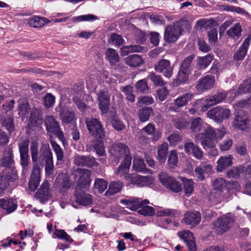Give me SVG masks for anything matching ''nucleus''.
<instances>
[{"label": "nucleus", "instance_id": "nucleus-1", "mask_svg": "<svg viewBox=\"0 0 251 251\" xmlns=\"http://www.w3.org/2000/svg\"><path fill=\"white\" fill-rule=\"evenodd\" d=\"M30 152L32 161L35 164L38 160L42 165L45 162V170L48 175H50L53 170L52 154L49 144H42L40 149V155L38 156V145L36 142H32L30 145Z\"/></svg>", "mask_w": 251, "mask_h": 251}, {"label": "nucleus", "instance_id": "nucleus-2", "mask_svg": "<svg viewBox=\"0 0 251 251\" xmlns=\"http://www.w3.org/2000/svg\"><path fill=\"white\" fill-rule=\"evenodd\" d=\"M121 203L127 205L131 210L136 211L138 209V213L145 216H152L155 213L154 209L150 206L147 205L150 203L147 199L141 200V199L131 197L120 201Z\"/></svg>", "mask_w": 251, "mask_h": 251}, {"label": "nucleus", "instance_id": "nucleus-3", "mask_svg": "<svg viewBox=\"0 0 251 251\" xmlns=\"http://www.w3.org/2000/svg\"><path fill=\"white\" fill-rule=\"evenodd\" d=\"M235 220V216L228 213L213 223L212 229L217 234L221 235L228 230Z\"/></svg>", "mask_w": 251, "mask_h": 251}, {"label": "nucleus", "instance_id": "nucleus-4", "mask_svg": "<svg viewBox=\"0 0 251 251\" xmlns=\"http://www.w3.org/2000/svg\"><path fill=\"white\" fill-rule=\"evenodd\" d=\"M86 124L89 133L97 140H102L105 136L104 130L100 122L96 118L87 119Z\"/></svg>", "mask_w": 251, "mask_h": 251}, {"label": "nucleus", "instance_id": "nucleus-5", "mask_svg": "<svg viewBox=\"0 0 251 251\" xmlns=\"http://www.w3.org/2000/svg\"><path fill=\"white\" fill-rule=\"evenodd\" d=\"M109 151L112 156L116 158L118 161L122 157L129 158L130 159H132L129 148L121 143L112 144L110 147Z\"/></svg>", "mask_w": 251, "mask_h": 251}, {"label": "nucleus", "instance_id": "nucleus-6", "mask_svg": "<svg viewBox=\"0 0 251 251\" xmlns=\"http://www.w3.org/2000/svg\"><path fill=\"white\" fill-rule=\"evenodd\" d=\"M159 178L161 183L168 189L175 193H178L181 191L182 186L179 182L167 173L161 172L159 175Z\"/></svg>", "mask_w": 251, "mask_h": 251}, {"label": "nucleus", "instance_id": "nucleus-7", "mask_svg": "<svg viewBox=\"0 0 251 251\" xmlns=\"http://www.w3.org/2000/svg\"><path fill=\"white\" fill-rule=\"evenodd\" d=\"M181 31L180 23H176L174 25H168L164 32L165 41L170 43L175 42L180 36Z\"/></svg>", "mask_w": 251, "mask_h": 251}, {"label": "nucleus", "instance_id": "nucleus-8", "mask_svg": "<svg viewBox=\"0 0 251 251\" xmlns=\"http://www.w3.org/2000/svg\"><path fill=\"white\" fill-rule=\"evenodd\" d=\"M230 115L229 109L222 106L214 107L207 113V117L217 123L222 122L224 119L229 118Z\"/></svg>", "mask_w": 251, "mask_h": 251}, {"label": "nucleus", "instance_id": "nucleus-9", "mask_svg": "<svg viewBox=\"0 0 251 251\" xmlns=\"http://www.w3.org/2000/svg\"><path fill=\"white\" fill-rule=\"evenodd\" d=\"M45 124L48 132L58 137L60 140L64 138L63 133L60 130L58 122L52 116H47L45 119Z\"/></svg>", "mask_w": 251, "mask_h": 251}, {"label": "nucleus", "instance_id": "nucleus-10", "mask_svg": "<svg viewBox=\"0 0 251 251\" xmlns=\"http://www.w3.org/2000/svg\"><path fill=\"white\" fill-rule=\"evenodd\" d=\"M227 93L225 91L218 92L212 96L204 100L201 107L202 112L206 111L210 107L222 102L226 98Z\"/></svg>", "mask_w": 251, "mask_h": 251}, {"label": "nucleus", "instance_id": "nucleus-11", "mask_svg": "<svg viewBox=\"0 0 251 251\" xmlns=\"http://www.w3.org/2000/svg\"><path fill=\"white\" fill-rule=\"evenodd\" d=\"M29 140L27 138H21L18 143V147L20 154L21 165L26 167L28 164L29 154L28 146Z\"/></svg>", "mask_w": 251, "mask_h": 251}, {"label": "nucleus", "instance_id": "nucleus-12", "mask_svg": "<svg viewBox=\"0 0 251 251\" xmlns=\"http://www.w3.org/2000/svg\"><path fill=\"white\" fill-rule=\"evenodd\" d=\"M154 69L156 72L162 73L166 78H170L173 75L174 68L168 60L161 59L157 62Z\"/></svg>", "mask_w": 251, "mask_h": 251}, {"label": "nucleus", "instance_id": "nucleus-13", "mask_svg": "<svg viewBox=\"0 0 251 251\" xmlns=\"http://www.w3.org/2000/svg\"><path fill=\"white\" fill-rule=\"evenodd\" d=\"M97 99L99 106L102 113H107L110 105V98L108 92L106 91L100 90L97 93Z\"/></svg>", "mask_w": 251, "mask_h": 251}, {"label": "nucleus", "instance_id": "nucleus-14", "mask_svg": "<svg viewBox=\"0 0 251 251\" xmlns=\"http://www.w3.org/2000/svg\"><path fill=\"white\" fill-rule=\"evenodd\" d=\"M77 173L79 176L77 181V187L80 189L87 188L90 184L91 171L85 169H79L77 170Z\"/></svg>", "mask_w": 251, "mask_h": 251}, {"label": "nucleus", "instance_id": "nucleus-15", "mask_svg": "<svg viewBox=\"0 0 251 251\" xmlns=\"http://www.w3.org/2000/svg\"><path fill=\"white\" fill-rule=\"evenodd\" d=\"M75 201L79 205L87 206L92 203V196L76 187L75 191Z\"/></svg>", "mask_w": 251, "mask_h": 251}, {"label": "nucleus", "instance_id": "nucleus-16", "mask_svg": "<svg viewBox=\"0 0 251 251\" xmlns=\"http://www.w3.org/2000/svg\"><path fill=\"white\" fill-rule=\"evenodd\" d=\"M193 95L189 93H185L178 97L174 101V105L169 107V110L174 112H179V109L186 105L192 99Z\"/></svg>", "mask_w": 251, "mask_h": 251}, {"label": "nucleus", "instance_id": "nucleus-17", "mask_svg": "<svg viewBox=\"0 0 251 251\" xmlns=\"http://www.w3.org/2000/svg\"><path fill=\"white\" fill-rule=\"evenodd\" d=\"M201 221V215L198 211L187 212L184 214L182 222L191 227H195Z\"/></svg>", "mask_w": 251, "mask_h": 251}, {"label": "nucleus", "instance_id": "nucleus-18", "mask_svg": "<svg viewBox=\"0 0 251 251\" xmlns=\"http://www.w3.org/2000/svg\"><path fill=\"white\" fill-rule=\"evenodd\" d=\"M40 166L38 163L33 166L32 172L28 183L29 188L31 191H34L38 187L40 180Z\"/></svg>", "mask_w": 251, "mask_h": 251}, {"label": "nucleus", "instance_id": "nucleus-19", "mask_svg": "<svg viewBox=\"0 0 251 251\" xmlns=\"http://www.w3.org/2000/svg\"><path fill=\"white\" fill-rule=\"evenodd\" d=\"M131 164V160L129 158H124L121 165L117 169L116 174L121 178L129 180L131 176H130L129 172Z\"/></svg>", "mask_w": 251, "mask_h": 251}, {"label": "nucleus", "instance_id": "nucleus-20", "mask_svg": "<svg viewBox=\"0 0 251 251\" xmlns=\"http://www.w3.org/2000/svg\"><path fill=\"white\" fill-rule=\"evenodd\" d=\"M248 122L247 116L240 112L236 114L232 122V125L234 127L243 130L247 128Z\"/></svg>", "mask_w": 251, "mask_h": 251}, {"label": "nucleus", "instance_id": "nucleus-21", "mask_svg": "<svg viewBox=\"0 0 251 251\" xmlns=\"http://www.w3.org/2000/svg\"><path fill=\"white\" fill-rule=\"evenodd\" d=\"M74 163L79 166L92 167L97 165L95 158L92 156L76 155L74 157Z\"/></svg>", "mask_w": 251, "mask_h": 251}, {"label": "nucleus", "instance_id": "nucleus-22", "mask_svg": "<svg viewBox=\"0 0 251 251\" xmlns=\"http://www.w3.org/2000/svg\"><path fill=\"white\" fill-rule=\"evenodd\" d=\"M50 196L49 183L44 181L40 186L35 194V197L39 200L41 203H44L48 200Z\"/></svg>", "mask_w": 251, "mask_h": 251}, {"label": "nucleus", "instance_id": "nucleus-23", "mask_svg": "<svg viewBox=\"0 0 251 251\" xmlns=\"http://www.w3.org/2000/svg\"><path fill=\"white\" fill-rule=\"evenodd\" d=\"M131 182L138 187H143L151 184L153 178L148 176H142L136 174H132L129 178Z\"/></svg>", "mask_w": 251, "mask_h": 251}, {"label": "nucleus", "instance_id": "nucleus-24", "mask_svg": "<svg viewBox=\"0 0 251 251\" xmlns=\"http://www.w3.org/2000/svg\"><path fill=\"white\" fill-rule=\"evenodd\" d=\"M55 187L61 190L62 189H69L72 186L69 176L64 173L60 174L56 177L55 181Z\"/></svg>", "mask_w": 251, "mask_h": 251}, {"label": "nucleus", "instance_id": "nucleus-25", "mask_svg": "<svg viewBox=\"0 0 251 251\" xmlns=\"http://www.w3.org/2000/svg\"><path fill=\"white\" fill-rule=\"evenodd\" d=\"M43 112L41 108L34 107L29 119V122L32 126L39 127L43 124Z\"/></svg>", "mask_w": 251, "mask_h": 251}, {"label": "nucleus", "instance_id": "nucleus-26", "mask_svg": "<svg viewBox=\"0 0 251 251\" xmlns=\"http://www.w3.org/2000/svg\"><path fill=\"white\" fill-rule=\"evenodd\" d=\"M13 158L12 148L10 147H7L4 149L0 159V165L4 167H10L14 162Z\"/></svg>", "mask_w": 251, "mask_h": 251}, {"label": "nucleus", "instance_id": "nucleus-27", "mask_svg": "<svg viewBox=\"0 0 251 251\" xmlns=\"http://www.w3.org/2000/svg\"><path fill=\"white\" fill-rule=\"evenodd\" d=\"M214 79L209 75H206L199 80L196 85V88L199 92H202L213 87Z\"/></svg>", "mask_w": 251, "mask_h": 251}, {"label": "nucleus", "instance_id": "nucleus-28", "mask_svg": "<svg viewBox=\"0 0 251 251\" xmlns=\"http://www.w3.org/2000/svg\"><path fill=\"white\" fill-rule=\"evenodd\" d=\"M197 143H201L204 150L213 148L218 141V137H202L201 139L195 137Z\"/></svg>", "mask_w": 251, "mask_h": 251}, {"label": "nucleus", "instance_id": "nucleus-29", "mask_svg": "<svg viewBox=\"0 0 251 251\" xmlns=\"http://www.w3.org/2000/svg\"><path fill=\"white\" fill-rule=\"evenodd\" d=\"M251 40V38L250 37L246 38L242 46L237 50L234 55V58L235 60H241L244 58L250 45Z\"/></svg>", "mask_w": 251, "mask_h": 251}, {"label": "nucleus", "instance_id": "nucleus-30", "mask_svg": "<svg viewBox=\"0 0 251 251\" xmlns=\"http://www.w3.org/2000/svg\"><path fill=\"white\" fill-rule=\"evenodd\" d=\"M217 163L216 170L218 172H221L232 165V157L231 155L221 156Z\"/></svg>", "mask_w": 251, "mask_h": 251}, {"label": "nucleus", "instance_id": "nucleus-31", "mask_svg": "<svg viewBox=\"0 0 251 251\" xmlns=\"http://www.w3.org/2000/svg\"><path fill=\"white\" fill-rule=\"evenodd\" d=\"M132 168L137 172L150 174L151 171L146 168V164L143 159L139 157H135L133 161Z\"/></svg>", "mask_w": 251, "mask_h": 251}, {"label": "nucleus", "instance_id": "nucleus-32", "mask_svg": "<svg viewBox=\"0 0 251 251\" xmlns=\"http://www.w3.org/2000/svg\"><path fill=\"white\" fill-rule=\"evenodd\" d=\"M158 154L157 159L160 164H164L166 160L168 153V145L166 143H164L158 146Z\"/></svg>", "mask_w": 251, "mask_h": 251}, {"label": "nucleus", "instance_id": "nucleus-33", "mask_svg": "<svg viewBox=\"0 0 251 251\" xmlns=\"http://www.w3.org/2000/svg\"><path fill=\"white\" fill-rule=\"evenodd\" d=\"M0 207L6 210V212L10 213L13 212L17 208V204L12 199L4 200L0 199Z\"/></svg>", "mask_w": 251, "mask_h": 251}, {"label": "nucleus", "instance_id": "nucleus-34", "mask_svg": "<svg viewBox=\"0 0 251 251\" xmlns=\"http://www.w3.org/2000/svg\"><path fill=\"white\" fill-rule=\"evenodd\" d=\"M247 93H251V78L246 81H244L239 86L238 90L234 92V96L232 97V98H234L240 94H245Z\"/></svg>", "mask_w": 251, "mask_h": 251}, {"label": "nucleus", "instance_id": "nucleus-35", "mask_svg": "<svg viewBox=\"0 0 251 251\" xmlns=\"http://www.w3.org/2000/svg\"><path fill=\"white\" fill-rule=\"evenodd\" d=\"M156 216L158 217L170 216L171 217H178L181 213L177 210L170 208H165L163 209L157 210Z\"/></svg>", "mask_w": 251, "mask_h": 251}, {"label": "nucleus", "instance_id": "nucleus-36", "mask_svg": "<svg viewBox=\"0 0 251 251\" xmlns=\"http://www.w3.org/2000/svg\"><path fill=\"white\" fill-rule=\"evenodd\" d=\"M123 184L121 182L113 181L110 183L108 190L105 192V195L110 196L119 192L123 187Z\"/></svg>", "mask_w": 251, "mask_h": 251}, {"label": "nucleus", "instance_id": "nucleus-37", "mask_svg": "<svg viewBox=\"0 0 251 251\" xmlns=\"http://www.w3.org/2000/svg\"><path fill=\"white\" fill-rule=\"evenodd\" d=\"M49 22L50 21L45 18L34 17L29 19L28 24L34 27L39 28L49 23Z\"/></svg>", "mask_w": 251, "mask_h": 251}, {"label": "nucleus", "instance_id": "nucleus-38", "mask_svg": "<svg viewBox=\"0 0 251 251\" xmlns=\"http://www.w3.org/2000/svg\"><path fill=\"white\" fill-rule=\"evenodd\" d=\"M126 63L131 67H137L140 66L143 63L141 57L137 54H132L126 58Z\"/></svg>", "mask_w": 251, "mask_h": 251}, {"label": "nucleus", "instance_id": "nucleus-39", "mask_svg": "<svg viewBox=\"0 0 251 251\" xmlns=\"http://www.w3.org/2000/svg\"><path fill=\"white\" fill-rule=\"evenodd\" d=\"M142 131L149 135H153L152 140L157 141L160 137L161 133L155 131L154 125L150 123L142 129Z\"/></svg>", "mask_w": 251, "mask_h": 251}, {"label": "nucleus", "instance_id": "nucleus-40", "mask_svg": "<svg viewBox=\"0 0 251 251\" xmlns=\"http://www.w3.org/2000/svg\"><path fill=\"white\" fill-rule=\"evenodd\" d=\"M213 60V56L210 54L202 57H200L198 59L197 66L201 69L206 68Z\"/></svg>", "mask_w": 251, "mask_h": 251}, {"label": "nucleus", "instance_id": "nucleus-41", "mask_svg": "<svg viewBox=\"0 0 251 251\" xmlns=\"http://www.w3.org/2000/svg\"><path fill=\"white\" fill-rule=\"evenodd\" d=\"M153 109L151 107H148L140 109L138 112V117L142 122L148 121L151 115H153Z\"/></svg>", "mask_w": 251, "mask_h": 251}, {"label": "nucleus", "instance_id": "nucleus-42", "mask_svg": "<svg viewBox=\"0 0 251 251\" xmlns=\"http://www.w3.org/2000/svg\"><path fill=\"white\" fill-rule=\"evenodd\" d=\"M106 58L111 65H115L119 60V56L115 50L109 48L105 52Z\"/></svg>", "mask_w": 251, "mask_h": 251}, {"label": "nucleus", "instance_id": "nucleus-43", "mask_svg": "<svg viewBox=\"0 0 251 251\" xmlns=\"http://www.w3.org/2000/svg\"><path fill=\"white\" fill-rule=\"evenodd\" d=\"M195 137L201 139L202 137H218L216 131L210 126L204 128L201 133L196 134Z\"/></svg>", "mask_w": 251, "mask_h": 251}, {"label": "nucleus", "instance_id": "nucleus-44", "mask_svg": "<svg viewBox=\"0 0 251 251\" xmlns=\"http://www.w3.org/2000/svg\"><path fill=\"white\" fill-rule=\"evenodd\" d=\"M148 77L155 86L163 87L166 84V82L163 80L160 75H156L153 72L150 73Z\"/></svg>", "mask_w": 251, "mask_h": 251}, {"label": "nucleus", "instance_id": "nucleus-45", "mask_svg": "<svg viewBox=\"0 0 251 251\" xmlns=\"http://www.w3.org/2000/svg\"><path fill=\"white\" fill-rule=\"evenodd\" d=\"M183 189L186 196H189L193 192L194 183L191 179H188L183 177Z\"/></svg>", "mask_w": 251, "mask_h": 251}, {"label": "nucleus", "instance_id": "nucleus-46", "mask_svg": "<svg viewBox=\"0 0 251 251\" xmlns=\"http://www.w3.org/2000/svg\"><path fill=\"white\" fill-rule=\"evenodd\" d=\"M53 238H57L69 243L73 242V239L68 235L64 230L56 228L53 234Z\"/></svg>", "mask_w": 251, "mask_h": 251}, {"label": "nucleus", "instance_id": "nucleus-47", "mask_svg": "<svg viewBox=\"0 0 251 251\" xmlns=\"http://www.w3.org/2000/svg\"><path fill=\"white\" fill-rule=\"evenodd\" d=\"M241 31L242 28L240 25L236 23L227 31L226 33L230 37L238 38L241 35Z\"/></svg>", "mask_w": 251, "mask_h": 251}, {"label": "nucleus", "instance_id": "nucleus-48", "mask_svg": "<svg viewBox=\"0 0 251 251\" xmlns=\"http://www.w3.org/2000/svg\"><path fill=\"white\" fill-rule=\"evenodd\" d=\"M60 115L62 121L65 123L68 124L75 119L74 113L67 109L62 110Z\"/></svg>", "mask_w": 251, "mask_h": 251}, {"label": "nucleus", "instance_id": "nucleus-49", "mask_svg": "<svg viewBox=\"0 0 251 251\" xmlns=\"http://www.w3.org/2000/svg\"><path fill=\"white\" fill-rule=\"evenodd\" d=\"M135 88L137 93H147L149 90L147 81L145 79L138 81L135 84Z\"/></svg>", "mask_w": 251, "mask_h": 251}, {"label": "nucleus", "instance_id": "nucleus-50", "mask_svg": "<svg viewBox=\"0 0 251 251\" xmlns=\"http://www.w3.org/2000/svg\"><path fill=\"white\" fill-rule=\"evenodd\" d=\"M195 55L194 54H191L185 58L182 62L179 69L186 72L190 73L191 63Z\"/></svg>", "mask_w": 251, "mask_h": 251}, {"label": "nucleus", "instance_id": "nucleus-51", "mask_svg": "<svg viewBox=\"0 0 251 251\" xmlns=\"http://www.w3.org/2000/svg\"><path fill=\"white\" fill-rule=\"evenodd\" d=\"M73 101L80 111L84 112L87 109V104L82 96H75L73 98Z\"/></svg>", "mask_w": 251, "mask_h": 251}, {"label": "nucleus", "instance_id": "nucleus-52", "mask_svg": "<svg viewBox=\"0 0 251 251\" xmlns=\"http://www.w3.org/2000/svg\"><path fill=\"white\" fill-rule=\"evenodd\" d=\"M108 182L102 178L96 179L94 185V189L97 190L100 193H103L107 187Z\"/></svg>", "mask_w": 251, "mask_h": 251}, {"label": "nucleus", "instance_id": "nucleus-53", "mask_svg": "<svg viewBox=\"0 0 251 251\" xmlns=\"http://www.w3.org/2000/svg\"><path fill=\"white\" fill-rule=\"evenodd\" d=\"M190 73L179 69L175 82L177 85L185 83L188 80Z\"/></svg>", "mask_w": 251, "mask_h": 251}, {"label": "nucleus", "instance_id": "nucleus-54", "mask_svg": "<svg viewBox=\"0 0 251 251\" xmlns=\"http://www.w3.org/2000/svg\"><path fill=\"white\" fill-rule=\"evenodd\" d=\"M173 123L176 128L179 130L185 129L189 125V122L182 117H178L174 119Z\"/></svg>", "mask_w": 251, "mask_h": 251}, {"label": "nucleus", "instance_id": "nucleus-55", "mask_svg": "<svg viewBox=\"0 0 251 251\" xmlns=\"http://www.w3.org/2000/svg\"><path fill=\"white\" fill-rule=\"evenodd\" d=\"M123 50L126 51L127 54L132 52H142L146 51V48L136 45L126 46L123 48Z\"/></svg>", "mask_w": 251, "mask_h": 251}, {"label": "nucleus", "instance_id": "nucleus-56", "mask_svg": "<svg viewBox=\"0 0 251 251\" xmlns=\"http://www.w3.org/2000/svg\"><path fill=\"white\" fill-rule=\"evenodd\" d=\"M213 187L214 190L218 192H222V191L226 187L225 180L223 178H218L216 179L213 182Z\"/></svg>", "mask_w": 251, "mask_h": 251}, {"label": "nucleus", "instance_id": "nucleus-57", "mask_svg": "<svg viewBox=\"0 0 251 251\" xmlns=\"http://www.w3.org/2000/svg\"><path fill=\"white\" fill-rule=\"evenodd\" d=\"M202 120L200 117L195 118L191 123V129L194 132H199L202 126Z\"/></svg>", "mask_w": 251, "mask_h": 251}, {"label": "nucleus", "instance_id": "nucleus-58", "mask_svg": "<svg viewBox=\"0 0 251 251\" xmlns=\"http://www.w3.org/2000/svg\"><path fill=\"white\" fill-rule=\"evenodd\" d=\"M98 18L92 14L83 15L77 17H74L72 19L73 22H79V21H94L97 19Z\"/></svg>", "mask_w": 251, "mask_h": 251}, {"label": "nucleus", "instance_id": "nucleus-59", "mask_svg": "<svg viewBox=\"0 0 251 251\" xmlns=\"http://www.w3.org/2000/svg\"><path fill=\"white\" fill-rule=\"evenodd\" d=\"M109 42L112 45L119 47L123 44L124 39L121 35L113 33L110 36Z\"/></svg>", "mask_w": 251, "mask_h": 251}, {"label": "nucleus", "instance_id": "nucleus-60", "mask_svg": "<svg viewBox=\"0 0 251 251\" xmlns=\"http://www.w3.org/2000/svg\"><path fill=\"white\" fill-rule=\"evenodd\" d=\"M168 162L169 166L171 168H174L177 166L178 158L176 151H171Z\"/></svg>", "mask_w": 251, "mask_h": 251}, {"label": "nucleus", "instance_id": "nucleus-61", "mask_svg": "<svg viewBox=\"0 0 251 251\" xmlns=\"http://www.w3.org/2000/svg\"><path fill=\"white\" fill-rule=\"evenodd\" d=\"M98 141L94 143L92 146L94 148L96 153L99 156H103L105 154L104 144L101 141V140H97Z\"/></svg>", "mask_w": 251, "mask_h": 251}, {"label": "nucleus", "instance_id": "nucleus-62", "mask_svg": "<svg viewBox=\"0 0 251 251\" xmlns=\"http://www.w3.org/2000/svg\"><path fill=\"white\" fill-rule=\"evenodd\" d=\"M177 234L185 243L190 241V240H193L194 238L193 233L188 230L180 231L178 232Z\"/></svg>", "mask_w": 251, "mask_h": 251}, {"label": "nucleus", "instance_id": "nucleus-63", "mask_svg": "<svg viewBox=\"0 0 251 251\" xmlns=\"http://www.w3.org/2000/svg\"><path fill=\"white\" fill-rule=\"evenodd\" d=\"M8 179L4 174H0V195L3 193L4 191L9 186Z\"/></svg>", "mask_w": 251, "mask_h": 251}, {"label": "nucleus", "instance_id": "nucleus-64", "mask_svg": "<svg viewBox=\"0 0 251 251\" xmlns=\"http://www.w3.org/2000/svg\"><path fill=\"white\" fill-rule=\"evenodd\" d=\"M55 97L50 93H47L43 98L44 104L46 107H52L55 102Z\"/></svg>", "mask_w": 251, "mask_h": 251}]
</instances>
